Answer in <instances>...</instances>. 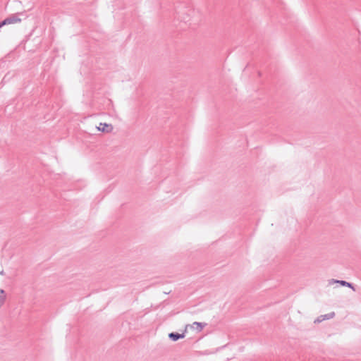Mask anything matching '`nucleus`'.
Listing matches in <instances>:
<instances>
[{"label": "nucleus", "instance_id": "f257e3e1", "mask_svg": "<svg viewBox=\"0 0 361 361\" xmlns=\"http://www.w3.org/2000/svg\"><path fill=\"white\" fill-rule=\"evenodd\" d=\"M18 13L12 14L7 17L6 18H5L4 20L0 21V25L1 27L7 25L15 24L21 22V19L18 18Z\"/></svg>", "mask_w": 361, "mask_h": 361}, {"label": "nucleus", "instance_id": "20e7f679", "mask_svg": "<svg viewBox=\"0 0 361 361\" xmlns=\"http://www.w3.org/2000/svg\"><path fill=\"white\" fill-rule=\"evenodd\" d=\"M335 316V312H330V313H328V314H324V315H321L319 317H318L314 322H322V321L324 320H326V319H330L331 318H333Z\"/></svg>", "mask_w": 361, "mask_h": 361}, {"label": "nucleus", "instance_id": "0eeeda50", "mask_svg": "<svg viewBox=\"0 0 361 361\" xmlns=\"http://www.w3.org/2000/svg\"><path fill=\"white\" fill-rule=\"evenodd\" d=\"M6 293L3 289H0V307L4 304L6 301Z\"/></svg>", "mask_w": 361, "mask_h": 361}, {"label": "nucleus", "instance_id": "39448f33", "mask_svg": "<svg viewBox=\"0 0 361 361\" xmlns=\"http://www.w3.org/2000/svg\"><path fill=\"white\" fill-rule=\"evenodd\" d=\"M332 281H333V283H338L341 284L342 286L348 287V288H351L353 290H355V287H354L353 284L350 282L343 281V280H336V279H333Z\"/></svg>", "mask_w": 361, "mask_h": 361}, {"label": "nucleus", "instance_id": "6e6552de", "mask_svg": "<svg viewBox=\"0 0 361 361\" xmlns=\"http://www.w3.org/2000/svg\"><path fill=\"white\" fill-rule=\"evenodd\" d=\"M4 271H1L0 272V274H1V275H4Z\"/></svg>", "mask_w": 361, "mask_h": 361}, {"label": "nucleus", "instance_id": "7ed1b4c3", "mask_svg": "<svg viewBox=\"0 0 361 361\" xmlns=\"http://www.w3.org/2000/svg\"><path fill=\"white\" fill-rule=\"evenodd\" d=\"M185 331L183 332L182 334H179L178 332H171L169 334V338L172 341H177L178 340L185 337Z\"/></svg>", "mask_w": 361, "mask_h": 361}, {"label": "nucleus", "instance_id": "423d86ee", "mask_svg": "<svg viewBox=\"0 0 361 361\" xmlns=\"http://www.w3.org/2000/svg\"><path fill=\"white\" fill-rule=\"evenodd\" d=\"M207 326V323L195 322L191 326L197 329V332H200Z\"/></svg>", "mask_w": 361, "mask_h": 361}, {"label": "nucleus", "instance_id": "f03ea898", "mask_svg": "<svg viewBox=\"0 0 361 361\" xmlns=\"http://www.w3.org/2000/svg\"><path fill=\"white\" fill-rule=\"evenodd\" d=\"M98 130L102 131L103 133H111L114 128L111 124H108L106 123H100L99 126L97 127Z\"/></svg>", "mask_w": 361, "mask_h": 361}]
</instances>
